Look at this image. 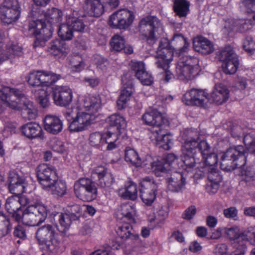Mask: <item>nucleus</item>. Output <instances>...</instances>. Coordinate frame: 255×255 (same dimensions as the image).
<instances>
[{
  "instance_id": "2eb2a0df",
  "label": "nucleus",
  "mask_w": 255,
  "mask_h": 255,
  "mask_svg": "<svg viewBox=\"0 0 255 255\" xmlns=\"http://www.w3.org/2000/svg\"><path fill=\"white\" fill-rule=\"evenodd\" d=\"M169 45L170 43L167 39L163 38L160 40L155 56L157 59L155 62L157 66H162L166 69L168 67V63L172 60L174 55L173 49L175 48H171Z\"/></svg>"
},
{
  "instance_id": "603ef678",
  "label": "nucleus",
  "mask_w": 255,
  "mask_h": 255,
  "mask_svg": "<svg viewBox=\"0 0 255 255\" xmlns=\"http://www.w3.org/2000/svg\"><path fill=\"white\" fill-rule=\"evenodd\" d=\"M110 44L113 50L121 51L125 47V40L124 37L119 34H115L111 38Z\"/></svg>"
},
{
  "instance_id": "0e129e2a",
  "label": "nucleus",
  "mask_w": 255,
  "mask_h": 255,
  "mask_svg": "<svg viewBox=\"0 0 255 255\" xmlns=\"http://www.w3.org/2000/svg\"><path fill=\"white\" fill-rule=\"evenodd\" d=\"M28 84L33 87L42 86L40 71H34L30 73L27 81Z\"/></svg>"
},
{
  "instance_id": "6ab92c4d",
  "label": "nucleus",
  "mask_w": 255,
  "mask_h": 255,
  "mask_svg": "<svg viewBox=\"0 0 255 255\" xmlns=\"http://www.w3.org/2000/svg\"><path fill=\"white\" fill-rule=\"evenodd\" d=\"M130 69L135 73V76L143 85H150L153 82L151 73L145 70V65L142 62L131 61L129 64Z\"/></svg>"
},
{
  "instance_id": "8fccbe9b",
  "label": "nucleus",
  "mask_w": 255,
  "mask_h": 255,
  "mask_svg": "<svg viewBox=\"0 0 255 255\" xmlns=\"http://www.w3.org/2000/svg\"><path fill=\"white\" fill-rule=\"evenodd\" d=\"M67 23L71 26L73 31L84 32L86 25L83 21L77 17L69 15L67 19Z\"/></svg>"
},
{
  "instance_id": "4be33fe9",
  "label": "nucleus",
  "mask_w": 255,
  "mask_h": 255,
  "mask_svg": "<svg viewBox=\"0 0 255 255\" xmlns=\"http://www.w3.org/2000/svg\"><path fill=\"white\" fill-rule=\"evenodd\" d=\"M142 119L146 125L159 128L162 127L165 124L166 119H163L161 114L156 110H151L145 113Z\"/></svg>"
},
{
  "instance_id": "f03ea898",
  "label": "nucleus",
  "mask_w": 255,
  "mask_h": 255,
  "mask_svg": "<svg viewBox=\"0 0 255 255\" xmlns=\"http://www.w3.org/2000/svg\"><path fill=\"white\" fill-rule=\"evenodd\" d=\"M0 99L12 109L21 110L23 119L30 120L36 117V110L31 102L18 89L4 87L0 90Z\"/></svg>"
},
{
  "instance_id": "aec40b11",
  "label": "nucleus",
  "mask_w": 255,
  "mask_h": 255,
  "mask_svg": "<svg viewBox=\"0 0 255 255\" xmlns=\"http://www.w3.org/2000/svg\"><path fill=\"white\" fill-rule=\"evenodd\" d=\"M9 191L15 195H21L25 192L27 186L25 178L23 176H20L16 172H9L8 176Z\"/></svg>"
},
{
  "instance_id": "49530a36",
  "label": "nucleus",
  "mask_w": 255,
  "mask_h": 255,
  "mask_svg": "<svg viewBox=\"0 0 255 255\" xmlns=\"http://www.w3.org/2000/svg\"><path fill=\"white\" fill-rule=\"evenodd\" d=\"M89 144L97 149L102 150L105 146V142L103 141V134L100 132H95L90 134L89 137Z\"/></svg>"
},
{
  "instance_id": "9b49d317",
  "label": "nucleus",
  "mask_w": 255,
  "mask_h": 255,
  "mask_svg": "<svg viewBox=\"0 0 255 255\" xmlns=\"http://www.w3.org/2000/svg\"><path fill=\"white\" fill-rule=\"evenodd\" d=\"M19 5L17 0H4L0 6V18L10 24L18 19L20 15Z\"/></svg>"
},
{
  "instance_id": "c9c22d12",
  "label": "nucleus",
  "mask_w": 255,
  "mask_h": 255,
  "mask_svg": "<svg viewBox=\"0 0 255 255\" xmlns=\"http://www.w3.org/2000/svg\"><path fill=\"white\" fill-rule=\"evenodd\" d=\"M132 88L131 86H128L122 90L120 96L117 101V106L118 110H121L127 106V103L129 100Z\"/></svg>"
},
{
  "instance_id": "f704fd0d",
  "label": "nucleus",
  "mask_w": 255,
  "mask_h": 255,
  "mask_svg": "<svg viewBox=\"0 0 255 255\" xmlns=\"http://www.w3.org/2000/svg\"><path fill=\"white\" fill-rule=\"evenodd\" d=\"M125 158L127 162H129L136 166H144L147 164L145 161H142L135 150L130 148L126 149Z\"/></svg>"
},
{
  "instance_id": "1a4fd4ad",
  "label": "nucleus",
  "mask_w": 255,
  "mask_h": 255,
  "mask_svg": "<svg viewBox=\"0 0 255 255\" xmlns=\"http://www.w3.org/2000/svg\"><path fill=\"white\" fill-rule=\"evenodd\" d=\"M65 116L69 122V130L73 132L81 131L95 120V117L84 112H78L74 116L73 112H66Z\"/></svg>"
},
{
  "instance_id": "69168bd1",
  "label": "nucleus",
  "mask_w": 255,
  "mask_h": 255,
  "mask_svg": "<svg viewBox=\"0 0 255 255\" xmlns=\"http://www.w3.org/2000/svg\"><path fill=\"white\" fill-rule=\"evenodd\" d=\"M207 176L209 182L220 183L222 179V176L215 167L209 168Z\"/></svg>"
},
{
  "instance_id": "a19ab883",
  "label": "nucleus",
  "mask_w": 255,
  "mask_h": 255,
  "mask_svg": "<svg viewBox=\"0 0 255 255\" xmlns=\"http://www.w3.org/2000/svg\"><path fill=\"white\" fill-rule=\"evenodd\" d=\"M62 16V11L54 7L47 9L44 13L45 20L51 24H54L61 21Z\"/></svg>"
},
{
  "instance_id": "6e6552de",
  "label": "nucleus",
  "mask_w": 255,
  "mask_h": 255,
  "mask_svg": "<svg viewBox=\"0 0 255 255\" xmlns=\"http://www.w3.org/2000/svg\"><path fill=\"white\" fill-rule=\"evenodd\" d=\"M74 189L77 197L83 201L90 202L97 197V188L89 178H83L76 181Z\"/></svg>"
},
{
  "instance_id": "b1692460",
  "label": "nucleus",
  "mask_w": 255,
  "mask_h": 255,
  "mask_svg": "<svg viewBox=\"0 0 255 255\" xmlns=\"http://www.w3.org/2000/svg\"><path fill=\"white\" fill-rule=\"evenodd\" d=\"M22 134L29 139L44 138L43 131L41 126L36 123H29L20 128Z\"/></svg>"
},
{
  "instance_id": "09e8293b",
  "label": "nucleus",
  "mask_w": 255,
  "mask_h": 255,
  "mask_svg": "<svg viewBox=\"0 0 255 255\" xmlns=\"http://www.w3.org/2000/svg\"><path fill=\"white\" fill-rule=\"evenodd\" d=\"M219 60L224 63L232 59L238 57L231 46H227L221 50L218 54Z\"/></svg>"
},
{
  "instance_id": "13d9d810",
  "label": "nucleus",
  "mask_w": 255,
  "mask_h": 255,
  "mask_svg": "<svg viewBox=\"0 0 255 255\" xmlns=\"http://www.w3.org/2000/svg\"><path fill=\"white\" fill-rule=\"evenodd\" d=\"M241 240L248 241L255 246V226L250 227L242 233H241Z\"/></svg>"
},
{
  "instance_id": "c03bdc74",
  "label": "nucleus",
  "mask_w": 255,
  "mask_h": 255,
  "mask_svg": "<svg viewBox=\"0 0 255 255\" xmlns=\"http://www.w3.org/2000/svg\"><path fill=\"white\" fill-rule=\"evenodd\" d=\"M240 182L247 185H253L255 182V171L251 168H247L241 172Z\"/></svg>"
},
{
  "instance_id": "39448f33",
  "label": "nucleus",
  "mask_w": 255,
  "mask_h": 255,
  "mask_svg": "<svg viewBox=\"0 0 255 255\" xmlns=\"http://www.w3.org/2000/svg\"><path fill=\"white\" fill-rule=\"evenodd\" d=\"M199 71L198 58L184 55L179 57L176 70L178 79L183 81L192 80L198 75Z\"/></svg>"
},
{
  "instance_id": "473e14b6",
  "label": "nucleus",
  "mask_w": 255,
  "mask_h": 255,
  "mask_svg": "<svg viewBox=\"0 0 255 255\" xmlns=\"http://www.w3.org/2000/svg\"><path fill=\"white\" fill-rule=\"evenodd\" d=\"M85 2L89 8L90 14L93 16H100L106 9L101 0H85Z\"/></svg>"
},
{
  "instance_id": "3c124183",
  "label": "nucleus",
  "mask_w": 255,
  "mask_h": 255,
  "mask_svg": "<svg viewBox=\"0 0 255 255\" xmlns=\"http://www.w3.org/2000/svg\"><path fill=\"white\" fill-rule=\"evenodd\" d=\"M73 31L71 26L67 23L66 20V24H62L59 26L58 34L62 40H69L72 39Z\"/></svg>"
},
{
  "instance_id": "864d4df0",
  "label": "nucleus",
  "mask_w": 255,
  "mask_h": 255,
  "mask_svg": "<svg viewBox=\"0 0 255 255\" xmlns=\"http://www.w3.org/2000/svg\"><path fill=\"white\" fill-rule=\"evenodd\" d=\"M239 65V60L237 57L223 63L222 68L226 74H233L236 72Z\"/></svg>"
},
{
  "instance_id": "7ed1b4c3",
  "label": "nucleus",
  "mask_w": 255,
  "mask_h": 255,
  "mask_svg": "<svg viewBox=\"0 0 255 255\" xmlns=\"http://www.w3.org/2000/svg\"><path fill=\"white\" fill-rule=\"evenodd\" d=\"M247 155L246 148L243 145L230 147L221 156V169L228 172L244 166L246 163Z\"/></svg>"
},
{
  "instance_id": "412c9836",
  "label": "nucleus",
  "mask_w": 255,
  "mask_h": 255,
  "mask_svg": "<svg viewBox=\"0 0 255 255\" xmlns=\"http://www.w3.org/2000/svg\"><path fill=\"white\" fill-rule=\"evenodd\" d=\"M167 188L173 192H179L184 188L186 183V178L181 172H174L166 179Z\"/></svg>"
},
{
  "instance_id": "37998d69",
  "label": "nucleus",
  "mask_w": 255,
  "mask_h": 255,
  "mask_svg": "<svg viewBox=\"0 0 255 255\" xmlns=\"http://www.w3.org/2000/svg\"><path fill=\"white\" fill-rule=\"evenodd\" d=\"M12 228L9 219L3 213L0 212V238L7 235Z\"/></svg>"
},
{
  "instance_id": "680f3d73",
  "label": "nucleus",
  "mask_w": 255,
  "mask_h": 255,
  "mask_svg": "<svg viewBox=\"0 0 255 255\" xmlns=\"http://www.w3.org/2000/svg\"><path fill=\"white\" fill-rule=\"evenodd\" d=\"M114 179L113 175L110 172H108L98 179V184L102 188H108L114 183Z\"/></svg>"
},
{
  "instance_id": "e433bc0d",
  "label": "nucleus",
  "mask_w": 255,
  "mask_h": 255,
  "mask_svg": "<svg viewBox=\"0 0 255 255\" xmlns=\"http://www.w3.org/2000/svg\"><path fill=\"white\" fill-rule=\"evenodd\" d=\"M190 3L186 0H174L173 10L179 17H185L189 11Z\"/></svg>"
},
{
  "instance_id": "4468645a",
  "label": "nucleus",
  "mask_w": 255,
  "mask_h": 255,
  "mask_svg": "<svg viewBox=\"0 0 255 255\" xmlns=\"http://www.w3.org/2000/svg\"><path fill=\"white\" fill-rule=\"evenodd\" d=\"M133 12L127 9L118 10L110 16L109 24L113 28L126 29L133 22Z\"/></svg>"
},
{
  "instance_id": "393cba45",
  "label": "nucleus",
  "mask_w": 255,
  "mask_h": 255,
  "mask_svg": "<svg viewBox=\"0 0 255 255\" xmlns=\"http://www.w3.org/2000/svg\"><path fill=\"white\" fill-rule=\"evenodd\" d=\"M194 49L203 54H209L215 50L214 44L204 37H198L193 41Z\"/></svg>"
},
{
  "instance_id": "9d476101",
  "label": "nucleus",
  "mask_w": 255,
  "mask_h": 255,
  "mask_svg": "<svg viewBox=\"0 0 255 255\" xmlns=\"http://www.w3.org/2000/svg\"><path fill=\"white\" fill-rule=\"evenodd\" d=\"M158 187V183L149 176L142 178L140 182V196L143 203L150 205L156 198V192Z\"/></svg>"
},
{
  "instance_id": "e2e57ef3",
  "label": "nucleus",
  "mask_w": 255,
  "mask_h": 255,
  "mask_svg": "<svg viewBox=\"0 0 255 255\" xmlns=\"http://www.w3.org/2000/svg\"><path fill=\"white\" fill-rule=\"evenodd\" d=\"M81 211L80 206L75 204L69 207L65 213L69 216L73 221H75L79 219L81 215Z\"/></svg>"
},
{
  "instance_id": "72a5a7b5",
  "label": "nucleus",
  "mask_w": 255,
  "mask_h": 255,
  "mask_svg": "<svg viewBox=\"0 0 255 255\" xmlns=\"http://www.w3.org/2000/svg\"><path fill=\"white\" fill-rule=\"evenodd\" d=\"M48 51L53 55H57L60 53L66 54L68 51L67 46L63 40L55 39L53 40L48 48Z\"/></svg>"
},
{
  "instance_id": "5701e85b",
  "label": "nucleus",
  "mask_w": 255,
  "mask_h": 255,
  "mask_svg": "<svg viewBox=\"0 0 255 255\" xmlns=\"http://www.w3.org/2000/svg\"><path fill=\"white\" fill-rule=\"evenodd\" d=\"M44 127L47 132L53 134H57L62 131L63 123L59 117L48 115L44 118Z\"/></svg>"
},
{
  "instance_id": "de8ad7c7",
  "label": "nucleus",
  "mask_w": 255,
  "mask_h": 255,
  "mask_svg": "<svg viewBox=\"0 0 255 255\" xmlns=\"http://www.w3.org/2000/svg\"><path fill=\"white\" fill-rule=\"evenodd\" d=\"M69 63L73 70L80 71L84 69L85 63L82 56L78 53H73L69 57Z\"/></svg>"
},
{
  "instance_id": "79ce46f5",
  "label": "nucleus",
  "mask_w": 255,
  "mask_h": 255,
  "mask_svg": "<svg viewBox=\"0 0 255 255\" xmlns=\"http://www.w3.org/2000/svg\"><path fill=\"white\" fill-rule=\"evenodd\" d=\"M116 232L117 235L124 240L134 236V231L129 223H124L119 226Z\"/></svg>"
},
{
  "instance_id": "ea45409f",
  "label": "nucleus",
  "mask_w": 255,
  "mask_h": 255,
  "mask_svg": "<svg viewBox=\"0 0 255 255\" xmlns=\"http://www.w3.org/2000/svg\"><path fill=\"white\" fill-rule=\"evenodd\" d=\"M42 86H49L61 78V75L51 72L40 71Z\"/></svg>"
},
{
  "instance_id": "423d86ee",
  "label": "nucleus",
  "mask_w": 255,
  "mask_h": 255,
  "mask_svg": "<svg viewBox=\"0 0 255 255\" xmlns=\"http://www.w3.org/2000/svg\"><path fill=\"white\" fill-rule=\"evenodd\" d=\"M29 31L35 35L33 47L43 46L52 36L53 30L51 26H47L42 19L32 20L29 24Z\"/></svg>"
},
{
  "instance_id": "cd10ccee",
  "label": "nucleus",
  "mask_w": 255,
  "mask_h": 255,
  "mask_svg": "<svg viewBox=\"0 0 255 255\" xmlns=\"http://www.w3.org/2000/svg\"><path fill=\"white\" fill-rule=\"evenodd\" d=\"M23 55L22 47L14 41L8 43L4 54H0V61H3L11 57H19Z\"/></svg>"
},
{
  "instance_id": "c756f323",
  "label": "nucleus",
  "mask_w": 255,
  "mask_h": 255,
  "mask_svg": "<svg viewBox=\"0 0 255 255\" xmlns=\"http://www.w3.org/2000/svg\"><path fill=\"white\" fill-rule=\"evenodd\" d=\"M171 44L174 46H180L183 45V47L177 50L176 52V55L180 57L187 52L189 47V43L184 36L180 33L174 34L171 40Z\"/></svg>"
},
{
  "instance_id": "6e6d98bb",
  "label": "nucleus",
  "mask_w": 255,
  "mask_h": 255,
  "mask_svg": "<svg viewBox=\"0 0 255 255\" xmlns=\"http://www.w3.org/2000/svg\"><path fill=\"white\" fill-rule=\"evenodd\" d=\"M150 163L151 164L152 170L157 176H160L162 173L165 172L169 169L168 165L165 163V161L163 159L152 163L150 162Z\"/></svg>"
},
{
  "instance_id": "4c0bfd02",
  "label": "nucleus",
  "mask_w": 255,
  "mask_h": 255,
  "mask_svg": "<svg viewBox=\"0 0 255 255\" xmlns=\"http://www.w3.org/2000/svg\"><path fill=\"white\" fill-rule=\"evenodd\" d=\"M44 189L50 191L51 194L55 197H61L66 193L67 186L65 182L59 180L58 178L50 188Z\"/></svg>"
},
{
  "instance_id": "338daca9",
  "label": "nucleus",
  "mask_w": 255,
  "mask_h": 255,
  "mask_svg": "<svg viewBox=\"0 0 255 255\" xmlns=\"http://www.w3.org/2000/svg\"><path fill=\"white\" fill-rule=\"evenodd\" d=\"M37 95V98L39 104L43 108H46L50 105L49 101V95L46 91L44 90L40 89Z\"/></svg>"
},
{
  "instance_id": "ddd939ff",
  "label": "nucleus",
  "mask_w": 255,
  "mask_h": 255,
  "mask_svg": "<svg viewBox=\"0 0 255 255\" xmlns=\"http://www.w3.org/2000/svg\"><path fill=\"white\" fill-rule=\"evenodd\" d=\"M54 228L50 225H46L38 229L36 238L40 245L45 246L46 249L52 251L56 245Z\"/></svg>"
},
{
  "instance_id": "4d7b16f0",
  "label": "nucleus",
  "mask_w": 255,
  "mask_h": 255,
  "mask_svg": "<svg viewBox=\"0 0 255 255\" xmlns=\"http://www.w3.org/2000/svg\"><path fill=\"white\" fill-rule=\"evenodd\" d=\"M244 142L246 148L250 152L255 154V132L253 131L245 135Z\"/></svg>"
},
{
  "instance_id": "f8f14e48",
  "label": "nucleus",
  "mask_w": 255,
  "mask_h": 255,
  "mask_svg": "<svg viewBox=\"0 0 255 255\" xmlns=\"http://www.w3.org/2000/svg\"><path fill=\"white\" fill-rule=\"evenodd\" d=\"M37 176L43 189L50 188L58 179L56 169L46 164H42L37 167Z\"/></svg>"
},
{
  "instance_id": "a18cd8bd",
  "label": "nucleus",
  "mask_w": 255,
  "mask_h": 255,
  "mask_svg": "<svg viewBox=\"0 0 255 255\" xmlns=\"http://www.w3.org/2000/svg\"><path fill=\"white\" fill-rule=\"evenodd\" d=\"M122 196L126 199L134 200L137 197L136 185L132 181L127 182L125 185V190Z\"/></svg>"
},
{
  "instance_id": "a211bd4d",
  "label": "nucleus",
  "mask_w": 255,
  "mask_h": 255,
  "mask_svg": "<svg viewBox=\"0 0 255 255\" xmlns=\"http://www.w3.org/2000/svg\"><path fill=\"white\" fill-rule=\"evenodd\" d=\"M53 98L56 105L66 107L72 101V93L67 86H56L53 88Z\"/></svg>"
},
{
  "instance_id": "58836bf2",
  "label": "nucleus",
  "mask_w": 255,
  "mask_h": 255,
  "mask_svg": "<svg viewBox=\"0 0 255 255\" xmlns=\"http://www.w3.org/2000/svg\"><path fill=\"white\" fill-rule=\"evenodd\" d=\"M232 22L233 25L231 27H229V28L231 30L235 29L240 32H245L251 29L253 26V23L249 19H237Z\"/></svg>"
},
{
  "instance_id": "20e7f679",
  "label": "nucleus",
  "mask_w": 255,
  "mask_h": 255,
  "mask_svg": "<svg viewBox=\"0 0 255 255\" xmlns=\"http://www.w3.org/2000/svg\"><path fill=\"white\" fill-rule=\"evenodd\" d=\"M138 28L142 40L150 46L158 39L159 31L161 29L159 20L153 16H147L141 19Z\"/></svg>"
},
{
  "instance_id": "c85d7f7f",
  "label": "nucleus",
  "mask_w": 255,
  "mask_h": 255,
  "mask_svg": "<svg viewBox=\"0 0 255 255\" xmlns=\"http://www.w3.org/2000/svg\"><path fill=\"white\" fill-rule=\"evenodd\" d=\"M135 214L134 206L129 203L122 204L116 213L118 219L123 220L125 218L129 223H134V216Z\"/></svg>"
},
{
  "instance_id": "7c9ffc66",
  "label": "nucleus",
  "mask_w": 255,
  "mask_h": 255,
  "mask_svg": "<svg viewBox=\"0 0 255 255\" xmlns=\"http://www.w3.org/2000/svg\"><path fill=\"white\" fill-rule=\"evenodd\" d=\"M111 128H115L119 134L122 132L126 127L127 123L125 118L120 115L115 114L109 117L107 121Z\"/></svg>"
},
{
  "instance_id": "dca6fc26",
  "label": "nucleus",
  "mask_w": 255,
  "mask_h": 255,
  "mask_svg": "<svg viewBox=\"0 0 255 255\" xmlns=\"http://www.w3.org/2000/svg\"><path fill=\"white\" fill-rule=\"evenodd\" d=\"M208 94L204 90L192 89L186 92L183 101L187 105L206 107L209 101Z\"/></svg>"
},
{
  "instance_id": "774afa93",
  "label": "nucleus",
  "mask_w": 255,
  "mask_h": 255,
  "mask_svg": "<svg viewBox=\"0 0 255 255\" xmlns=\"http://www.w3.org/2000/svg\"><path fill=\"white\" fill-rule=\"evenodd\" d=\"M243 46L244 49L248 52H252L255 50V42L252 37L247 36L243 41Z\"/></svg>"
},
{
  "instance_id": "5fc2aeb1",
  "label": "nucleus",
  "mask_w": 255,
  "mask_h": 255,
  "mask_svg": "<svg viewBox=\"0 0 255 255\" xmlns=\"http://www.w3.org/2000/svg\"><path fill=\"white\" fill-rule=\"evenodd\" d=\"M19 199L16 196H12L8 197L5 201V208L9 213H14L15 211L20 208Z\"/></svg>"
},
{
  "instance_id": "bb28decb",
  "label": "nucleus",
  "mask_w": 255,
  "mask_h": 255,
  "mask_svg": "<svg viewBox=\"0 0 255 255\" xmlns=\"http://www.w3.org/2000/svg\"><path fill=\"white\" fill-rule=\"evenodd\" d=\"M210 97L213 102L220 105L228 99L229 91L226 86L222 84L216 85Z\"/></svg>"
},
{
  "instance_id": "2f4dec72",
  "label": "nucleus",
  "mask_w": 255,
  "mask_h": 255,
  "mask_svg": "<svg viewBox=\"0 0 255 255\" xmlns=\"http://www.w3.org/2000/svg\"><path fill=\"white\" fill-rule=\"evenodd\" d=\"M55 218L58 221L57 230L65 234L69 229L73 220L65 213H58L55 215Z\"/></svg>"
},
{
  "instance_id": "0eeeda50",
  "label": "nucleus",
  "mask_w": 255,
  "mask_h": 255,
  "mask_svg": "<svg viewBox=\"0 0 255 255\" xmlns=\"http://www.w3.org/2000/svg\"><path fill=\"white\" fill-rule=\"evenodd\" d=\"M47 216V210L43 205L28 206L23 215V224L28 226H36L43 223Z\"/></svg>"
},
{
  "instance_id": "f257e3e1",
  "label": "nucleus",
  "mask_w": 255,
  "mask_h": 255,
  "mask_svg": "<svg viewBox=\"0 0 255 255\" xmlns=\"http://www.w3.org/2000/svg\"><path fill=\"white\" fill-rule=\"evenodd\" d=\"M182 139L181 166L187 172L192 171L195 166V155L198 152L201 155H206L210 150V145L206 140H200L199 133L194 129L185 130Z\"/></svg>"
},
{
  "instance_id": "f3484780",
  "label": "nucleus",
  "mask_w": 255,
  "mask_h": 255,
  "mask_svg": "<svg viewBox=\"0 0 255 255\" xmlns=\"http://www.w3.org/2000/svg\"><path fill=\"white\" fill-rule=\"evenodd\" d=\"M149 137L154 144L165 150L170 149L173 143L172 139L165 133L163 127L160 128L157 127L150 128Z\"/></svg>"
},
{
  "instance_id": "a878e982",
  "label": "nucleus",
  "mask_w": 255,
  "mask_h": 255,
  "mask_svg": "<svg viewBox=\"0 0 255 255\" xmlns=\"http://www.w3.org/2000/svg\"><path fill=\"white\" fill-rule=\"evenodd\" d=\"M82 106L88 112L87 114L94 116L101 108V101L99 96H90L83 100Z\"/></svg>"
},
{
  "instance_id": "bf43d9fd",
  "label": "nucleus",
  "mask_w": 255,
  "mask_h": 255,
  "mask_svg": "<svg viewBox=\"0 0 255 255\" xmlns=\"http://www.w3.org/2000/svg\"><path fill=\"white\" fill-rule=\"evenodd\" d=\"M206 155H202L204 161L207 166H209V167H214V165L218 163V157L217 155L212 152L211 146H210V150Z\"/></svg>"
},
{
  "instance_id": "052dcab7",
  "label": "nucleus",
  "mask_w": 255,
  "mask_h": 255,
  "mask_svg": "<svg viewBox=\"0 0 255 255\" xmlns=\"http://www.w3.org/2000/svg\"><path fill=\"white\" fill-rule=\"evenodd\" d=\"M165 161V163L168 165V168L171 167L173 168H181L184 170L181 166V164L182 162V160L180 163L178 162V158L177 156L173 153H169L167 155L165 159H163Z\"/></svg>"
}]
</instances>
